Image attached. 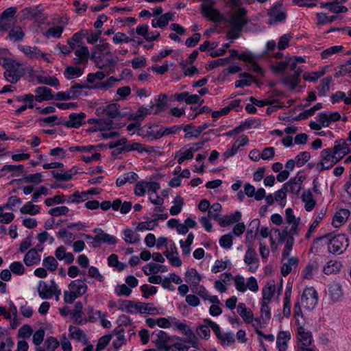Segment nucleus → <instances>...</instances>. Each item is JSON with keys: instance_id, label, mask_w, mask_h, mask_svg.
<instances>
[{"instance_id": "obj_1", "label": "nucleus", "mask_w": 351, "mask_h": 351, "mask_svg": "<svg viewBox=\"0 0 351 351\" xmlns=\"http://www.w3.org/2000/svg\"><path fill=\"white\" fill-rule=\"evenodd\" d=\"M241 0H230V6L234 10L230 14L228 23L230 26L228 32V39L234 40L240 36V32L243 28L249 23L250 20L247 17V10L241 7Z\"/></svg>"}, {"instance_id": "obj_2", "label": "nucleus", "mask_w": 351, "mask_h": 351, "mask_svg": "<svg viewBox=\"0 0 351 351\" xmlns=\"http://www.w3.org/2000/svg\"><path fill=\"white\" fill-rule=\"evenodd\" d=\"M2 65L5 69L4 77L10 83L16 84L23 75L21 64L11 58H4Z\"/></svg>"}, {"instance_id": "obj_3", "label": "nucleus", "mask_w": 351, "mask_h": 351, "mask_svg": "<svg viewBox=\"0 0 351 351\" xmlns=\"http://www.w3.org/2000/svg\"><path fill=\"white\" fill-rule=\"evenodd\" d=\"M328 239V249L330 253L340 254L343 253L348 246V239L345 234H337L332 237L330 235L325 237Z\"/></svg>"}, {"instance_id": "obj_4", "label": "nucleus", "mask_w": 351, "mask_h": 351, "mask_svg": "<svg viewBox=\"0 0 351 351\" xmlns=\"http://www.w3.org/2000/svg\"><path fill=\"white\" fill-rule=\"evenodd\" d=\"M321 160L317 164V167L319 168V171H323L332 168L335 165L341 160V157L333 154L332 149L328 148L324 149L320 154Z\"/></svg>"}, {"instance_id": "obj_5", "label": "nucleus", "mask_w": 351, "mask_h": 351, "mask_svg": "<svg viewBox=\"0 0 351 351\" xmlns=\"http://www.w3.org/2000/svg\"><path fill=\"white\" fill-rule=\"evenodd\" d=\"M317 293L313 287L306 288L303 291L300 301L302 306L307 309L312 310L317 303Z\"/></svg>"}, {"instance_id": "obj_6", "label": "nucleus", "mask_w": 351, "mask_h": 351, "mask_svg": "<svg viewBox=\"0 0 351 351\" xmlns=\"http://www.w3.org/2000/svg\"><path fill=\"white\" fill-rule=\"evenodd\" d=\"M16 13L15 7L6 8L0 14V31L7 32L15 23L14 15Z\"/></svg>"}, {"instance_id": "obj_7", "label": "nucleus", "mask_w": 351, "mask_h": 351, "mask_svg": "<svg viewBox=\"0 0 351 351\" xmlns=\"http://www.w3.org/2000/svg\"><path fill=\"white\" fill-rule=\"evenodd\" d=\"M23 16L29 19H35L39 23H44L47 19V15L43 12L41 5L25 8L22 11Z\"/></svg>"}, {"instance_id": "obj_8", "label": "nucleus", "mask_w": 351, "mask_h": 351, "mask_svg": "<svg viewBox=\"0 0 351 351\" xmlns=\"http://www.w3.org/2000/svg\"><path fill=\"white\" fill-rule=\"evenodd\" d=\"M120 106L117 103H112L104 106H100L96 109V114L98 116H106L107 118L104 119H112L120 115L119 112Z\"/></svg>"}, {"instance_id": "obj_9", "label": "nucleus", "mask_w": 351, "mask_h": 351, "mask_svg": "<svg viewBox=\"0 0 351 351\" xmlns=\"http://www.w3.org/2000/svg\"><path fill=\"white\" fill-rule=\"evenodd\" d=\"M88 123H95V128L97 130L100 131L109 130L111 129H119L125 125L124 123H114L111 119H90L88 120Z\"/></svg>"}, {"instance_id": "obj_10", "label": "nucleus", "mask_w": 351, "mask_h": 351, "mask_svg": "<svg viewBox=\"0 0 351 351\" xmlns=\"http://www.w3.org/2000/svg\"><path fill=\"white\" fill-rule=\"evenodd\" d=\"M93 232L96 234L94 237L93 247H98L101 243L114 245L117 243V239L114 236L104 232L101 228H95Z\"/></svg>"}, {"instance_id": "obj_11", "label": "nucleus", "mask_w": 351, "mask_h": 351, "mask_svg": "<svg viewBox=\"0 0 351 351\" xmlns=\"http://www.w3.org/2000/svg\"><path fill=\"white\" fill-rule=\"evenodd\" d=\"M298 340L300 342V351H314L309 347L312 342L311 332L306 331L302 326H300L298 330Z\"/></svg>"}, {"instance_id": "obj_12", "label": "nucleus", "mask_w": 351, "mask_h": 351, "mask_svg": "<svg viewBox=\"0 0 351 351\" xmlns=\"http://www.w3.org/2000/svg\"><path fill=\"white\" fill-rule=\"evenodd\" d=\"M282 3L277 2L274 7L268 10L269 16V24L273 25L278 22L284 21L286 19V13L280 8Z\"/></svg>"}, {"instance_id": "obj_13", "label": "nucleus", "mask_w": 351, "mask_h": 351, "mask_svg": "<svg viewBox=\"0 0 351 351\" xmlns=\"http://www.w3.org/2000/svg\"><path fill=\"white\" fill-rule=\"evenodd\" d=\"M304 180V176L298 175L295 178H291L282 186L285 189L287 193L298 195L302 189V184Z\"/></svg>"}, {"instance_id": "obj_14", "label": "nucleus", "mask_w": 351, "mask_h": 351, "mask_svg": "<svg viewBox=\"0 0 351 351\" xmlns=\"http://www.w3.org/2000/svg\"><path fill=\"white\" fill-rule=\"evenodd\" d=\"M156 337L154 342L156 343L158 349H166L173 339V337H169L165 331L159 330H156L152 334V337Z\"/></svg>"}, {"instance_id": "obj_15", "label": "nucleus", "mask_w": 351, "mask_h": 351, "mask_svg": "<svg viewBox=\"0 0 351 351\" xmlns=\"http://www.w3.org/2000/svg\"><path fill=\"white\" fill-rule=\"evenodd\" d=\"M329 149H332L333 154L337 156V157H341V160L350 152L347 141L343 138L335 141L334 147Z\"/></svg>"}, {"instance_id": "obj_16", "label": "nucleus", "mask_w": 351, "mask_h": 351, "mask_svg": "<svg viewBox=\"0 0 351 351\" xmlns=\"http://www.w3.org/2000/svg\"><path fill=\"white\" fill-rule=\"evenodd\" d=\"M302 72V69L298 67L293 74L285 76L282 80V83L291 90L295 89L300 82V74Z\"/></svg>"}, {"instance_id": "obj_17", "label": "nucleus", "mask_w": 351, "mask_h": 351, "mask_svg": "<svg viewBox=\"0 0 351 351\" xmlns=\"http://www.w3.org/2000/svg\"><path fill=\"white\" fill-rule=\"evenodd\" d=\"M36 95L34 99L38 102H42L45 100H50L54 98V95L52 94V91L50 88L45 86H40L35 90Z\"/></svg>"}, {"instance_id": "obj_18", "label": "nucleus", "mask_w": 351, "mask_h": 351, "mask_svg": "<svg viewBox=\"0 0 351 351\" xmlns=\"http://www.w3.org/2000/svg\"><path fill=\"white\" fill-rule=\"evenodd\" d=\"M86 279H77L73 280L69 285V289H72L78 296H82L87 291L88 286L85 282Z\"/></svg>"}, {"instance_id": "obj_19", "label": "nucleus", "mask_w": 351, "mask_h": 351, "mask_svg": "<svg viewBox=\"0 0 351 351\" xmlns=\"http://www.w3.org/2000/svg\"><path fill=\"white\" fill-rule=\"evenodd\" d=\"M83 305L82 302L75 303L73 311L69 313L70 316L74 319V322L77 324H84L86 323V319L82 318Z\"/></svg>"}, {"instance_id": "obj_20", "label": "nucleus", "mask_w": 351, "mask_h": 351, "mask_svg": "<svg viewBox=\"0 0 351 351\" xmlns=\"http://www.w3.org/2000/svg\"><path fill=\"white\" fill-rule=\"evenodd\" d=\"M76 58L73 59L74 63L77 64L87 62L89 56V50L87 47L78 45V48L75 51Z\"/></svg>"}, {"instance_id": "obj_21", "label": "nucleus", "mask_w": 351, "mask_h": 351, "mask_svg": "<svg viewBox=\"0 0 351 351\" xmlns=\"http://www.w3.org/2000/svg\"><path fill=\"white\" fill-rule=\"evenodd\" d=\"M86 114L84 112L72 113L69 115V119L66 122L65 125L69 128H79L83 122Z\"/></svg>"}, {"instance_id": "obj_22", "label": "nucleus", "mask_w": 351, "mask_h": 351, "mask_svg": "<svg viewBox=\"0 0 351 351\" xmlns=\"http://www.w3.org/2000/svg\"><path fill=\"white\" fill-rule=\"evenodd\" d=\"M322 8H326L328 10L335 14L345 13L348 12L346 6L341 5L335 0L328 2H322L320 3Z\"/></svg>"}, {"instance_id": "obj_23", "label": "nucleus", "mask_w": 351, "mask_h": 351, "mask_svg": "<svg viewBox=\"0 0 351 351\" xmlns=\"http://www.w3.org/2000/svg\"><path fill=\"white\" fill-rule=\"evenodd\" d=\"M328 295L333 302H339L343 296L341 286L338 283H332L329 287Z\"/></svg>"}, {"instance_id": "obj_24", "label": "nucleus", "mask_w": 351, "mask_h": 351, "mask_svg": "<svg viewBox=\"0 0 351 351\" xmlns=\"http://www.w3.org/2000/svg\"><path fill=\"white\" fill-rule=\"evenodd\" d=\"M350 214V212L349 210L343 208L340 209L335 213L333 217L332 225L335 227L340 226L341 224L346 222V221L349 217Z\"/></svg>"}, {"instance_id": "obj_25", "label": "nucleus", "mask_w": 351, "mask_h": 351, "mask_svg": "<svg viewBox=\"0 0 351 351\" xmlns=\"http://www.w3.org/2000/svg\"><path fill=\"white\" fill-rule=\"evenodd\" d=\"M19 49L29 58H38L39 57L45 56L41 51L36 47L23 45L20 46Z\"/></svg>"}, {"instance_id": "obj_26", "label": "nucleus", "mask_w": 351, "mask_h": 351, "mask_svg": "<svg viewBox=\"0 0 351 351\" xmlns=\"http://www.w3.org/2000/svg\"><path fill=\"white\" fill-rule=\"evenodd\" d=\"M158 311L156 307L153 306L152 304L150 303H144V302H136V305H135V313H147V314H156Z\"/></svg>"}, {"instance_id": "obj_27", "label": "nucleus", "mask_w": 351, "mask_h": 351, "mask_svg": "<svg viewBox=\"0 0 351 351\" xmlns=\"http://www.w3.org/2000/svg\"><path fill=\"white\" fill-rule=\"evenodd\" d=\"M40 261V256L38 255L36 250L30 249L25 255L23 261L27 266H31L38 263Z\"/></svg>"}, {"instance_id": "obj_28", "label": "nucleus", "mask_w": 351, "mask_h": 351, "mask_svg": "<svg viewBox=\"0 0 351 351\" xmlns=\"http://www.w3.org/2000/svg\"><path fill=\"white\" fill-rule=\"evenodd\" d=\"M241 217V214L239 211H236L230 215H224L219 219V223L221 226L225 227L228 225L239 221Z\"/></svg>"}, {"instance_id": "obj_29", "label": "nucleus", "mask_w": 351, "mask_h": 351, "mask_svg": "<svg viewBox=\"0 0 351 351\" xmlns=\"http://www.w3.org/2000/svg\"><path fill=\"white\" fill-rule=\"evenodd\" d=\"M302 201L305 203L304 208L306 211H311L315 204L316 202L313 199V194L310 190H305L302 192Z\"/></svg>"}, {"instance_id": "obj_30", "label": "nucleus", "mask_w": 351, "mask_h": 351, "mask_svg": "<svg viewBox=\"0 0 351 351\" xmlns=\"http://www.w3.org/2000/svg\"><path fill=\"white\" fill-rule=\"evenodd\" d=\"M60 346V342L53 337H48L43 345V348L37 347L36 351H54Z\"/></svg>"}, {"instance_id": "obj_31", "label": "nucleus", "mask_w": 351, "mask_h": 351, "mask_svg": "<svg viewBox=\"0 0 351 351\" xmlns=\"http://www.w3.org/2000/svg\"><path fill=\"white\" fill-rule=\"evenodd\" d=\"M188 346H185L179 338L173 337L165 351H188Z\"/></svg>"}, {"instance_id": "obj_32", "label": "nucleus", "mask_w": 351, "mask_h": 351, "mask_svg": "<svg viewBox=\"0 0 351 351\" xmlns=\"http://www.w3.org/2000/svg\"><path fill=\"white\" fill-rule=\"evenodd\" d=\"M37 291L40 298L43 300L50 299L52 298V291L45 281L40 280L39 282Z\"/></svg>"}, {"instance_id": "obj_33", "label": "nucleus", "mask_w": 351, "mask_h": 351, "mask_svg": "<svg viewBox=\"0 0 351 351\" xmlns=\"http://www.w3.org/2000/svg\"><path fill=\"white\" fill-rule=\"evenodd\" d=\"M51 175L53 178H55L58 181H69L71 180L72 176L77 173V171L74 169V168L66 171L63 173H60L57 171H51Z\"/></svg>"}, {"instance_id": "obj_34", "label": "nucleus", "mask_w": 351, "mask_h": 351, "mask_svg": "<svg viewBox=\"0 0 351 351\" xmlns=\"http://www.w3.org/2000/svg\"><path fill=\"white\" fill-rule=\"evenodd\" d=\"M237 313L246 323L253 321V313L250 310L247 309L244 303H239L237 306Z\"/></svg>"}, {"instance_id": "obj_35", "label": "nucleus", "mask_w": 351, "mask_h": 351, "mask_svg": "<svg viewBox=\"0 0 351 351\" xmlns=\"http://www.w3.org/2000/svg\"><path fill=\"white\" fill-rule=\"evenodd\" d=\"M82 74L83 69L79 66H68L64 71V75L67 80L80 77Z\"/></svg>"}, {"instance_id": "obj_36", "label": "nucleus", "mask_w": 351, "mask_h": 351, "mask_svg": "<svg viewBox=\"0 0 351 351\" xmlns=\"http://www.w3.org/2000/svg\"><path fill=\"white\" fill-rule=\"evenodd\" d=\"M88 35V30H81L74 34L73 36L67 40L71 49H74L77 45V46L80 45L79 44L82 42V38Z\"/></svg>"}, {"instance_id": "obj_37", "label": "nucleus", "mask_w": 351, "mask_h": 351, "mask_svg": "<svg viewBox=\"0 0 351 351\" xmlns=\"http://www.w3.org/2000/svg\"><path fill=\"white\" fill-rule=\"evenodd\" d=\"M290 339V333L288 332L281 331L279 332L276 344L279 351H285L287 349V343Z\"/></svg>"}, {"instance_id": "obj_38", "label": "nucleus", "mask_w": 351, "mask_h": 351, "mask_svg": "<svg viewBox=\"0 0 351 351\" xmlns=\"http://www.w3.org/2000/svg\"><path fill=\"white\" fill-rule=\"evenodd\" d=\"M201 276L199 275L196 269H191L185 274V281L191 284L193 287L199 283Z\"/></svg>"}, {"instance_id": "obj_39", "label": "nucleus", "mask_w": 351, "mask_h": 351, "mask_svg": "<svg viewBox=\"0 0 351 351\" xmlns=\"http://www.w3.org/2000/svg\"><path fill=\"white\" fill-rule=\"evenodd\" d=\"M276 291V286L274 284H268L262 291L263 301L265 304H269L273 298Z\"/></svg>"}, {"instance_id": "obj_40", "label": "nucleus", "mask_w": 351, "mask_h": 351, "mask_svg": "<svg viewBox=\"0 0 351 351\" xmlns=\"http://www.w3.org/2000/svg\"><path fill=\"white\" fill-rule=\"evenodd\" d=\"M326 210L324 208H322L319 213H318L317 215L316 216L314 221L313 223L310 226L308 232L306 234V238L309 239L311 237V233L315 231L317 226L319 225L320 221L323 219L324 216L326 215Z\"/></svg>"}, {"instance_id": "obj_41", "label": "nucleus", "mask_w": 351, "mask_h": 351, "mask_svg": "<svg viewBox=\"0 0 351 351\" xmlns=\"http://www.w3.org/2000/svg\"><path fill=\"white\" fill-rule=\"evenodd\" d=\"M149 114H150L149 109L141 106L135 113H132L128 117V119L135 121H141Z\"/></svg>"}, {"instance_id": "obj_42", "label": "nucleus", "mask_w": 351, "mask_h": 351, "mask_svg": "<svg viewBox=\"0 0 351 351\" xmlns=\"http://www.w3.org/2000/svg\"><path fill=\"white\" fill-rule=\"evenodd\" d=\"M341 264L337 261H329L326 265L324 267L323 271L325 274L329 275L339 271L341 269Z\"/></svg>"}, {"instance_id": "obj_43", "label": "nucleus", "mask_w": 351, "mask_h": 351, "mask_svg": "<svg viewBox=\"0 0 351 351\" xmlns=\"http://www.w3.org/2000/svg\"><path fill=\"white\" fill-rule=\"evenodd\" d=\"M70 335L72 338L75 339L77 341L84 340V343H87L86 335L84 331L80 328L75 327L73 326H69Z\"/></svg>"}, {"instance_id": "obj_44", "label": "nucleus", "mask_w": 351, "mask_h": 351, "mask_svg": "<svg viewBox=\"0 0 351 351\" xmlns=\"http://www.w3.org/2000/svg\"><path fill=\"white\" fill-rule=\"evenodd\" d=\"M332 78L331 76H328L321 80L320 84L317 87L318 95L319 96H324L330 89V84Z\"/></svg>"}, {"instance_id": "obj_45", "label": "nucleus", "mask_w": 351, "mask_h": 351, "mask_svg": "<svg viewBox=\"0 0 351 351\" xmlns=\"http://www.w3.org/2000/svg\"><path fill=\"white\" fill-rule=\"evenodd\" d=\"M298 259L295 257L287 258V262H285L281 268V273L283 276H287L292 269V267L295 266L298 263Z\"/></svg>"}, {"instance_id": "obj_46", "label": "nucleus", "mask_w": 351, "mask_h": 351, "mask_svg": "<svg viewBox=\"0 0 351 351\" xmlns=\"http://www.w3.org/2000/svg\"><path fill=\"white\" fill-rule=\"evenodd\" d=\"M119 309L130 313H135V305L136 302L130 300H119Z\"/></svg>"}, {"instance_id": "obj_47", "label": "nucleus", "mask_w": 351, "mask_h": 351, "mask_svg": "<svg viewBox=\"0 0 351 351\" xmlns=\"http://www.w3.org/2000/svg\"><path fill=\"white\" fill-rule=\"evenodd\" d=\"M123 239L126 243L133 244L140 241V237L138 234H135L131 229L126 228L123 230Z\"/></svg>"}, {"instance_id": "obj_48", "label": "nucleus", "mask_w": 351, "mask_h": 351, "mask_svg": "<svg viewBox=\"0 0 351 351\" xmlns=\"http://www.w3.org/2000/svg\"><path fill=\"white\" fill-rule=\"evenodd\" d=\"M42 174L40 173H36L34 174H30L28 176H24L23 178L18 180V182H21L24 183H34L39 184L43 182L42 180Z\"/></svg>"}, {"instance_id": "obj_49", "label": "nucleus", "mask_w": 351, "mask_h": 351, "mask_svg": "<svg viewBox=\"0 0 351 351\" xmlns=\"http://www.w3.org/2000/svg\"><path fill=\"white\" fill-rule=\"evenodd\" d=\"M24 166L23 165H6L3 167L1 171H13L14 173L12 176H19L20 175H25V172L24 171Z\"/></svg>"}, {"instance_id": "obj_50", "label": "nucleus", "mask_w": 351, "mask_h": 351, "mask_svg": "<svg viewBox=\"0 0 351 351\" xmlns=\"http://www.w3.org/2000/svg\"><path fill=\"white\" fill-rule=\"evenodd\" d=\"M258 261L257 254L255 250L249 246L244 257V262L247 265L253 264Z\"/></svg>"}, {"instance_id": "obj_51", "label": "nucleus", "mask_w": 351, "mask_h": 351, "mask_svg": "<svg viewBox=\"0 0 351 351\" xmlns=\"http://www.w3.org/2000/svg\"><path fill=\"white\" fill-rule=\"evenodd\" d=\"M171 321V326L173 325L176 326V328L180 330H181L185 335H191L192 334V331L191 329L189 328V327L180 322L178 319L176 317H170Z\"/></svg>"}, {"instance_id": "obj_52", "label": "nucleus", "mask_w": 351, "mask_h": 351, "mask_svg": "<svg viewBox=\"0 0 351 351\" xmlns=\"http://www.w3.org/2000/svg\"><path fill=\"white\" fill-rule=\"evenodd\" d=\"M84 88H90L91 87L88 85L82 86V85H80V84H75L70 88L71 94H72V95H73L74 99H76L82 95H87V93L83 90Z\"/></svg>"}, {"instance_id": "obj_53", "label": "nucleus", "mask_w": 351, "mask_h": 351, "mask_svg": "<svg viewBox=\"0 0 351 351\" xmlns=\"http://www.w3.org/2000/svg\"><path fill=\"white\" fill-rule=\"evenodd\" d=\"M24 35L23 31L19 26L13 27L9 32L10 38L14 41L21 40L23 38Z\"/></svg>"}, {"instance_id": "obj_54", "label": "nucleus", "mask_w": 351, "mask_h": 351, "mask_svg": "<svg viewBox=\"0 0 351 351\" xmlns=\"http://www.w3.org/2000/svg\"><path fill=\"white\" fill-rule=\"evenodd\" d=\"M40 207L34 205L31 202H28L21 209L20 211L23 214L36 215L39 213Z\"/></svg>"}, {"instance_id": "obj_55", "label": "nucleus", "mask_w": 351, "mask_h": 351, "mask_svg": "<svg viewBox=\"0 0 351 351\" xmlns=\"http://www.w3.org/2000/svg\"><path fill=\"white\" fill-rule=\"evenodd\" d=\"M43 265L48 270L54 271L58 267V263L54 257L50 256L43 259Z\"/></svg>"}, {"instance_id": "obj_56", "label": "nucleus", "mask_w": 351, "mask_h": 351, "mask_svg": "<svg viewBox=\"0 0 351 351\" xmlns=\"http://www.w3.org/2000/svg\"><path fill=\"white\" fill-rule=\"evenodd\" d=\"M221 208V205L219 203H214L208 211V217L213 218L219 221V219H220L219 213Z\"/></svg>"}, {"instance_id": "obj_57", "label": "nucleus", "mask_w": 351, "mask_h": 351, "mask_svg": "<svg viewBox=\"0 0 351 351\" xmlns=\"http://www.w3.org/2000/svg\"><path fill=\"white\" fill-rule=\"evenodd\" d=\"M287 191L284 186L274 194L275 201L279 202V204L282 206H285L286 204Z\"/></svg>"}, {"instance_id": "obj_58", "label": "nucleus", "mask_w": 351, "mask_h": 351, "mask_svg": "<svg viewBox=\"0 0 351 351\" xmlns=\"http://www.w3.org/2000/svg\"><path fill=\"white\" fill-rule=\"evenodd\" d=\"M194 239V235L192 232H190L188 236L187 239L185 242H184L182 240L180 241V246L182 249V252L184 254H189L191 251L190 246L193 243Z\"/></svg>"}, {"instance_id": "obj_59", "label": "nucleus", "mask_w": 351, "mask_h": 351, "mask_svg": "<svg viewBox=\"0 0 351 351\" xmlns=\"http://www.w3.org/2000/svg\"><path fill=\"white\" fill-rule=\"evenodd\" d=\"M109 47V43L106 42L104 40H101L100 43L95 47V51L93 53V59L101 58L102 52L105 51Z\"/></svg>"}, {"instance_id": "obj_60", "label": "nucleus", "mask_w": 351, "mask_h": 351, "mask_svg": "<svg viewBox=\"0 0 351 351\" xmlns=\"http://www.w3.org/2000/svg\"><path fill=\"white\" fill-rule=\"evenodd\" d=\"M63 32V27L56 26L48 29L44 34L45 36L47 38H60Z\"/></svg>"}, {"instance_id": "obj_61", "label": "nucleus", "mask_w": 351, "mask_h": 351, "mask_svg": "<svg viewBox=\"0 0 351 351\" xmlns=\"http://www.w3.org/2000/svg\"><path fill=\"white\" fill-rule=\"evenodd\" d=\"M173 203L175 205L170 208V213L172 215H176L180 213L184 202L182 198L178 195L174 198Z\"/></svg>"}, {"instance_id": "obj_62", "label": "nucleus", "mask_w": 351, "mask_h": 351, "mask_svg": "<svg viewBox=\"0 0 351 351\" xmlns=\"http://www.w3.org/2000/svg\"><path fill=\"white\" fill-rule=\"evenodd\" d=\"M167 96L165 94H160L156 100V110L154 114L158 113L160 111L164 110L167 107Z\"/></svg>"}, {"instance_id": "obj_63", "label": "nucleus", "mask_w": 351, "mask_h": 351, "mask_svg": "<svg viewBox=\"0 0 351 351\" xmlns=\"http://www.w3.org/2000/svg\"><path fill=\"white\" fill-rule=\"evenodd\" d=\"M210 326L207 324H199L196 329L197 334L202 339H207L210 336Z\"/></svg>"}, {"instance_id": "obj_64", "label": "nucleus", "mask_w": 351, "mask_h": 351, "mask_svg": "<svg viewBox=\"0 0 351 351\" xmlns=\"http://www.w3.org/2000/svg\"><path fill=\"white\" fill-rule=\"evenodd\" d=\"M58 234L66 245H70L75 239L74 235L65 229L60 230Z\"/></svg>"}]
</instances>
